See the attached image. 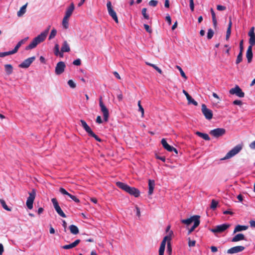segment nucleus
Returning <instances> with one entry per match:
<instances>
[{"instance_id":"obj_36","label":"nucleus","mask_w":255,"mask_h":255,"mask_svg":"<svg viewBox=\"0 0 255 255\" xmlns=\"http://www.w3.org/2000/svg\"><path fill=\"white\" fill-rule=\"evenodd\" d=\"M27 4L23 5L20 9V10L17 12V16L20 17L25 12H26V7Z\"/></svg>"},{"instance_id":"obj_59","label":"nucleus","mask_w":255,"mask_h":255,"mask_svg":"<svg viewBox=\"0 0 255 255\" xmlns=\"http://www.w3.org/2000/svg\"><path fill=\"white\" fill-rule=\"evenodd\" d=\"M233 104L235 105L241 106L243 104L241 100H236L233 102Z\"/></svg>"},{"instance_id":"obj_50","label":"nucleus","mask_w":255,"mask_h":255,"mask_svg":"<svg viewBox=\"0 0 255 255\" xmlns=\"http://www.w3.org/2000/svg\"><path fill=\"white\" fill-rule=\"evenodd\" d=\"M167 253H168L169 255H170L172 253V247L170 242H168L167 243Z\"/></svg>"},{"instance_id":"obj_46","label":"nucleus","mask_w":255,"mask_h":255,"mask_svg":"<svg viewBox=\"0 0 255 255\" xmlns=\"http://www.w3.org/2000/svg\"><path fill=\"white\" fill-rule=\"evenodd\" d=\"M218 202L217 201H216V200H215L214 199L212 200V202H211L210 208L213 210L215 209L218 205Z\"/></svg>"},{"instance_id":"obj_40","label":"nucleus","mask_w":255,"mask_h":255,"mask_svg":"<svg viewBox=\"0 0 255 255\" xmlns=\"http://www.w3.org/2000/svg\"><path fill=\"white\" fill-rule=\"evenodd\" d=\"M249 44L250 45L249 46H251V47H253V46L255 45V35L250 36L249 39Z\"/></svg>"},{"instance_id":"obj_43","label":"nucleus","mask_w":255,"mask_h":255,"mask_svg":"<svg viewBox=\"0 0 255 255\" xmlns=\"http://www.w3.org/2000/svg\"><path fill=\"white\" fill-rule=\"evenodd\" d=\"M0 203L2 207L6 211H10L11 208H9L6 204L5 202L3 200H0Z\"/></svg>"},{"instance_id":"obj_35","label":"nucleus","mask_w":255,"mask_h":255,"mask_svg":"<svg viewBox=\"0 0 255 255\" xmlns=\"http://www.w3.org/2000/svg\"><path fill=\"white\" fill-rule=\"evenodd\" d=\"M200 224V220H196L193 226L189 230L188 234H191Z\"/></svg>"},{"instance_id":"obj_26","label":"nucleus","mask_w":255,"mask_h":255,"mask_svg":"<svg viewBox=\"0 0 255 255\" xmlns=\"http://www.w3.org/2000/svg\"><path fill=\"white\" fill-rule=\"evenodd\" d=\"M242 240H246L245 237L243 234H238L232 239V242H237Z\"/></svg>"},{"instance_id":"obj_54","label":"nucleus","mask_w":255,"mask_h":255,"mask_svg":"<svg viewBox=\"0 0 255 255\" xmlns=\"http://www.w3.org/2000/svg\"><path fill=\"white\" fill-rule=\"evenodd\" d=\"M138 106L139 107V111H140L141 113L142 116H143L144 114V109L140 104V101H139L138 102Z\"/></svg>"},{"instance_id":"obj_12","label":"nucleus","mask_w":255,"mask_h":255,"mask_svg":"<svg viewBox=\"0 0 255 255\" xmlns=\"http://www.w3.org/2000/svg\"><path fill=\"white\" fill-rule=\"evenodd\" d=\"M51 202L53 205L54 208L58 214L62 217L66 218L65 214L63 212L61 208L59 206L58 203L56 198H52Z\"/></svg>"},{"instance_id":"obj_2","label":"nucleus","mask_w":255,"mask_h":255,"mask_svg":"<svg viewBox=\"0 0 255 255\" xmlns=\"http://www.w3.org/2000/svg\"><path fill=\"white\" fill-rule=\"evenodd\" d=\"M117 186L120 189L124 190L131 195L135 197H138L140 195V192L138 189L135 187H130L128 184L121 182H117Z\"/></svg>"},{"instance_id":"obj_48","label":"nucleus","mask_w":255,"mask_h":255,"mask_svg":"<svg viewBox=\"0 0 255 255\" xmlns=\"http://www.w3.org/2000/svg\"><path fill=\"white\" fill-rule=\"evenodd\" d=\"M13 54L11 51H9L4 52H0V57H4L6 56Z\"/></svg>"},{"instance_id":"obj_32","label":"nucleus","mask_w":255,"mask_h":255,"mask_svg":"<svg viewBox=\"0 0 255 255\" xmlns=\"http://www.w3.org/2000/svg\"><path fill=\"white\" fill-rule=\"evenodd\" d=\"M54 54L56 56H59L60 57H63V54L62 53V52L59 51V46L58 44H56L54 46Z\"/></svg>"},{"instance_id":"obj_27","label":"nucleus","mask_w":255,"mask_h":255,"mask_svg":"<svg viewBox=\"0 0 255 255\" xmlns=\"http://www.w3.org/2000/svg\"><path fill=\"white\" fill-rule=\"evenodd\" d=\"M70 51V48L69 44L66 41H64L61 47V51L63 54L64 52H68Z\"/></svg>"},{"instance_id":"obj_19","label":"nucleus","mask_w":255,"mask_h":255,"mask_svg":"<svg viewBox=\"0 0 255 255\" xmlns=\"http://www.w3.org/2000/svg\"><path fill=\"white\" fill-rule=\"evenodd\" d=\"M200 216L198 215H194L191 217L190 218H188L187 219H182L181 220V222L184 224L186 225H190L192 222L195 223L196 220H199Z\"/></svg>"},{"instance_id":"obj_7","label":"nucleus","mask_w":255,"mask_h":255,"mask_svg":"<svg viewBox=\"0 0 255 255\" xmlns=\"http://www.w3.org/2000/svg\"><path fill=\"white\" fill-rule=\"evenodd\" d=\"M36 196V191L33 189L31 192L29 193V197L27 199L26 206L29 209L33 208V203Z\"/></svg>"},{"instance_id":"obj_52","label":"nucleus","mask_w":255,"mask_h":255,"mask_svg":"<svg viewBox=\"0 0 255 255\" xmlns=\"http://www.w3.org/2000/svg\"><path fill=\"white\" fill-rule=\"evenodd\" d=\"M74 248L73 243H71L69 245H66L62 247V248L65 250H69L72 248Z\"/></svg>"},{"instance_id":"obj_24","label":"nucleus","mask_w":255,"mask_h":255,"mask_svg":"<svg viewBox=\"0 0 255 255\" xmlns=\"http://www.w3.org/2000/svg\"><path fill=\"white\" fill-rule=\"evenodd\" d=\"M75 6L73 2H72L70 5L67 8L65 16L70 17L72 15L73 10H74Z\"/></svg>"},{"instance_id":"obj_4","label":"nucleus","mask_w":255,"mask_h":255,"mask_svg":"<svg viewBox=\"0 0 255 255\" xmlns=\"http://www.w3.org/2000/svg\"><path fill=\"white\" fill-rule=\"evenodd\" d=\"M80 122L81 123V126L88 133L89 136L94 137L98 141H101V139L92 130L90 127L87 125L84 120H81Z\"/></svg>"},{"instance_id":"obj_16","label":"nucleus","mask_w":255,"mask_h":255,"mask_svg":"<svg viewBox=\"0 0 255 255\" xmlns=\"http://www.w3.org/2000/svg\"><path fill=\"white\" fill-rule=\"evenodd\" d=\"M201 110L203 114L204 115L206 119L209 120L212 119L213 117L212 111L208 109L205 104H202Z\"/></svg>"},{"instance_id":"obj_13","label":"nucleus","mask_w":255,"mask_h":255,"mask_svg":"<svg viewBox=\"0 0 255 255\" xmlns=\"http://www.w3.org/2000/svg\"><path fill=\"white\" fill-rule=\"evenodd\" d=\"M225 133L226 130L223 128H217L210 131V134L216 138L223 136Z\"/></svg>"},{"instance_id":"obj_20","label":"nucleus","mask_w":255,"mask_h":255,"mask_svg":"<svg viewBox=\"0 0 255 255\" xmlns=\"http://www.w3.org/2000/svg\"><path fill=\"white\" fill-rule=\"evenodd\" d=\"M245 248L244 246H239L232 247L227 251V253L229 254H236L243 251Z\"/></svg>"},{"instance_id":"obj_41","label":"nucleus","mask_w":255,"mask_h":255,"mask_svg":"<svg viewBox=\"0 0 255 255\" xmlns=\"http://www.w3.org/2000/svg\"><path fill=\"white\" fill-rule=\"evenodd\" d=\"M243 60V52H240L236 61V64H238L242 62Z\"/></svg>"},{"instance_id":"obj_30","label":"nucleus","mask_w":255,"mask_h":255,"mask_svg":"<svg viewBox=\"0 0 255 255\" xmlns=\"http://www.w3.org/2000/svg\"><path fill=\"white\" fill-rule=\"evenodd\" d=\"M195 133L198 136L202 138L203 139H204L206 140H210V138L209 136L207 133H202L200 131H196Z\"/></svg>"},{"instance_id":"obj_22","label":"nucleus","mask_w":255,"mask_h":255,"mask_svg":"<svg viewBox=\"0 0 255 255\" xmlns=\"http://www.w3.org/2000/svg\"><path fill=\"white\" fill-rule=\"evenodd\" d=\"M253 47H251V46H249L246 52V57L248 60V62L249 63H251L252 61L253 54L252 51Z\"/></svg>"},{"instance_id":"obj_51","label":"nucleus","mask_w":255,"mask_h":255,"mask_svg":"<svg viewBox=\"0 0 255 255\" xmlns=\"http://www.w3.org/2000/svg\"><path fill=\"white\" fill-rule=\"evenodd\" d=\"M158 3V1L156 0H151L149 1L148 4L151 6H156Z\"/></svg>"},{"instance_id":"obj_6","label":"nucleus","mask_w":255,"mask_h":255,"mask_svg":"<svg viewBox=\"0 0 255 255\" xmlns=\"http://www.w3.org/2000/svg\"><path fill=\"white\" fill-rule=\"evenodd\" d=\"M80 122L81 123V126L88 133L89 136L94 137L98 141H101V139L92 130L90 127L87 125L84 120H81Z\"/></svg>"},{"instance_id":"obj_39","label":"nucleus","mask_w":255,"mask_h":255,"mask_svg":"<svg viewBox=\"0 0 255 255\" xmlns=\"http://www.w3.org/2000/svg\"><path fill=\"white\" fill-rule=\"evenodd\" d=\"M173 234L172 231L170 232L169 235L166 236L163 239L161 242L166 244V242H170L171 240V234Z\"/></svg>"},{"instance_id":"obj_17","label":"nucleus","mask_w":255,"mask_h":255,"mask_svg":"<svg viewBox=\"0 0 255 255\" xmlns=\"http://www.w3.org/2000/svg\"><path fill=\"white\" fill-rule=\"evenodd\" d=\"M161 143L163 146V147L166 149L167 151L172 152L174 151L176 154H178L177 150L174 148L173 146L170 145L168 144L166 140L164 138H162L161 141Z\"/></svg>"},{"instance_id":"obj_34","label":"nucleus","mask_w":255,"mask_h":255,"mask_svg":"<svg viewBox=\"0 0 255 255\" xmlns=\"http://www.w3.org/2000/svg\"><path fill=\"white\" fill-rule=\"evenodd\" d=\"M211 15H212V21H213L214 27L215 28H216L217 25V19L216 17L215 13L212 8H211Z\"/></svg>"},{"instance_id":"obj_21","label":"nucleus","mask_w":255,"mask_h":255,"mask_svg":"<svg viewBox=\"0 0 255 255\" xmlns=\"http://www.w3.org/2000/svg\"><path fill=\"white\" fill-rule=\"evenodd\" d=\"M59 192L64 195H67L76 203H78L80 202V200L78 198H77L76 196L69 193L64 188L62 187L60 188Z\"/></svg>"},{"instance_id":"obj_18","label":"nucleus","mask_w":255,"mask_h":255,"mask_svg":"<svg viewBox=\"0 0 255 255\" xmlns=\"http://www.w3.org/2000/svg\"><path fill=\"white\" fill-rule=\"evenodd\" d=\"M35 59V56L29 57L24 60L19 65V67L22 68H27L29 67L31 64Z\"/></svg>"},{"instance_id":"obj_58","label":"nucleus","mask_w":255,"mask_h":255,"mask_svg":"<svg viewBox=\"0 0 255 255\" xmlns=\"http://www.w3.org/2000/svg\"><path fill=\"white\" fill-rule=\"evenodd\" d=\"M73 64L74 65H76V66H79L81 65V60L80 59H77L76 60H75L73 62Z\"/></svg>"},{"instance_id":"obj_42","label":"nucleus","mask_w":255,"mask_h":255,"mask_svg":"<svg viewBox=\"0 0 255 255\" xmlns=\"http://www.w3.org/2000/svg\"><path fill=\"white\" fill-rule=\"evenodd\" d=\"M147 9L146 8H143L141 10V13L143 17L146 19H149V16L148 14L146 13Z\"/></svg>"},{"instance_id":"obj_60","label":"nucleus","mask_w":255,"mask_h":255,"mask_svg":"<svg viewBox=\"0 0 255 255\" xmlns=\"http://www.w3.org/2000/svg\"><path fill=\"white\" fill-rule=\"evenodd\" d=\"M196 241H191L189 239L188 241V246L190 247H194L195 246Z\"/></svg>"},{"instance_id":"obj_3","label":"nucleus","mask_w":255,"mask_h":255,"mask_svg":"<svg viewBox=\"0 0 255 255\" xmlns=\"http://www.w3.org/2000/svg\"><path fill=\"white\" fill-rule=\"evenodd\" d=\"M80 122L81 123V126L88 133L89 136L94 137L98 141H101V139L92 130L90 127L87 125L84 120H81Z\"/></svg>"},{"instance_id":"obj_44","label":"nucleus","mask_w":255,"mask_h":255,"mask_svg":"<svg viewBox=\"0 0 255 255\" xmlns=\"http://www.w3.org/2000/svg\"><path fill=\"white\" fill-rule=\"evenodd\" d=\"M176 67L179 71L181 76L183 78H184L186 80L187 79V77L186 76V75H185V73L184 72V71H183V70L182 69V68L179 66H178V65H177L176 66Z\"/></svg>"},{"instance_id":"obj_23","label":"nucleus","mask_w":255,"mask_h":255,"mask_svg":"<svg viewBox=\"0 0 255 255\" xmlns=\"http://www.w3.org/2000/svg\"><path fill=\"white\" fill-rule=\"evenodd\" d=\"M183 93L186 96L189 104H192L195 106H197L198 103L195 101L185 90H183Z\"/></svg>"},{"instance_id":"obj_25","label":"nucleus","mask_w":255,"mask_h":255,"mask_svg":"<svg viewBox=\"0 0 255 255\" xmlns=\"http://www.w3.org/2000/svg\"><path fill=\"white\" fill-rule=\"evenodd\" d=\"M155 186V181L154 180H148V195H151L153 192Z\"/></svg>"},{"instance_id":"obj_10","label":"nucleus","mask_w":255,"mask_h":255,"mask_svg":"<svg viewBox=\"0 0 255 255\" xmlns=\"http://www.w3.org/2000/svg\"><path fill=\"white\" fill-rule=\"evenodd\" d=\"M230 226V224H223L222 225H218L211 230V231L214 233H220L225 231L228 229Z\"/></svg>"},{"instance_id":"obj_62","label":"nucleus","mask_w":255,"mask_h":255,"mask_svg":"<svg viewBox=\"0 0 255 255\" xmlns=\"http://www.w3.org/2000/svg\"><path fill=\"white\" fill-rule=\"evenodd\" d=\"M152 67L155 70H156L159 73H160L161 74L162 73V70L160 68H159L157 66H156L155 64H154V65H152Z\"/></svg>"},{"instance_id":"obj_37","label":"nucleus","mask_w":255,"mask_h":255,"mask_svg":"<svg viewBox=\"0 0 255 255\" xmlns=\"http://www.w3.org/2000/svg\"><path fill=\"white\" fill-rule=\"evenodd\" d=\"M69 17L65 16L64 17L63 20H62V25L63 27L65 29H67L69 26V23H68V19Z\"/></svg>"},{"instance_id":"obj_45","label":"nucleus","mask_w":255,"mask_h":255,"mask_svg":"<svg viewBox=\"0 0 255 255\" xmlns=\"http://www.w3.org/2000/svg\"><path fill=\"white\" fill-rule=\"evenodd\" d=\"M56 33H57V30L54 28L50 32V34L49 35L48 39L49 40H50V39L54 38L55 37V36H56Z\"/></svg>"},{"instance_id":"obj_49","label":"nucleus","mask_w":255,"mask_h":255,"mask_svg":"<svg viewBox=\"0 0 255 255\" xmlns=\"http://www.w3.org/2000/svg\"><path fill=\"white\" fill-rule=\"evenodd\" d=\"M68 85L71 88H75L76 86V84L74 83V82L72 80H69L67 82Z\"/></svg>"},{"instance_id":"obj_33","label":"nucleus","mask_w":255,"mask_h":255,"mask_svg":"<svg viewBox=\"0 0 255 255\" xmlns=\"http://www.w3.org/2000/svg\"><path fill=\"white\" fill-rule=\"evenodd\" d=\"M4 69L7 75H10L13 72V67L11 64H5L4 65Z\"/></svg>"},{"instance_id":"obj_64","label":"nucleus","mask_w":255,"mask_h":255,"mask_svg":"<svg viewBox=\"0 0 255 255\" xmlns=\"http://www.w3.org/2000/svg\"><path fill=\"white\" fill-rule=\"evenodd\" d=\"M249 146L251 149H255V140L252 142L250 145Z\"/></svg>"},{"instance_id":"obj_63","label":"nucleus","mask_w":255,"mask_h":255,"mask_svg":"<svg viewBox=\"0 0 255 255\" xmlns=\"http://www.w3.org/2000/svg\"><path fill=\"white\" fill-rule=\"evenodd\" d=\"M243 50H244L243 40H242L240 42V52H243Z\"/></svg>"},{"instance_id":"obj_57","label":"nucleus","mask_w":255,"mask_h":255,"mask_svg":"<svg viewBox=\"0 0 255 255\" xmlns=\"http://www.w3.org/2000/svg\"><path fill=\"white\" fill-rule=\"evenodd\" d=\"M255 28L254 27H252L251 29L250 30L248 35L249 36H255V32H254Z\"/></svg>"},{"instance_id":"obj_47","label":"nucleus","mask_w":255,"mask_h":255,"mask_svg":"<svg viewBox=\"0 0 255 255\" xmlns=\"http://www.w3.org/2000/svg\"><path fill=\"white\" fill-rule=\"evenodd\" d=\"M213 35H214L213 30L211 28L209 29L208 30V32H207V38L208 39H211L213 37Z\"/></svg>"},{"instance_id":"obj_5","label":"nucleus","mask_w":255,"mask_h":255,"mask_svg":"<svg viewBox=\"0 0 255 255\" xmlns=\"http://www.w3.org/2000/svg\"><path fill=\"white\" fill-rule=\"evenodd\" d=\"M80 122L81 123V126L88 133L89 136L94 137L98 141H101V139L92 130L90 127L87 125L84 120H81Z\"/></svg>"},{"instance_id":"obj_15","label":"nucleus","mask_w":255,"mask_h":255,"mask_svg":"<svg viewBox=\"0 0 255 255\" xmlns=\"http://www.w3.org/2000/svg\"><path fill=\"white\" fill-rule=\"evenodd\" d=\"M66 68V65L63 61H60L57 63L55 67V73L56 75H59L62 74Z\"/></svg>"},{"instance_id":"obj_14","label":"nucleus","mask_w":255,"mask_h":255,"mask_svg":"<svg viewBox=\"0 0 255 255\" xmlns=\"http://www.w3.org/2000/svg\"><path fill=\"white\" fill-rule=\"evenodd\" d=\"M107 9L109 15L113 18L116 23H118V18L117 13L113 9L111 2L109 1L107 4Z\"/></svg>"},{"instance_id":"obj_9","label":"nucleus","mask_w":255,"mask_h":255,"mask_svg":"<svg viewBox=\"0 0 255 255\" xmlns=\"http://www.w3.org/2000/svg\"><path fill=\"white\" fill-rule=\"evenodd\" d=\"M242 149V146L238 144L232 148L229 152H228L226 155L224 159H229L234 156L237 153H238Z\"/></svg>"},{"instance_id":"obj_29","label":"nucleus","mask_w":255,"mask_h":255,"mask_svg":"<svg viewBox=\"0 0 255 255\" xmlns=\"http://www.w3.org/2000/svg\"><path fill=\"white\" fill-rule=\"evenodd\" d=\"M248 228V227L247 226H242L238 225L236 226L234 231V234L238 232H241L242 231L246 230Z\"/></svg>"},{"instance_id":"obj_53","label":"nucleus","mask_w":255,"mask_h":255,"mask_svg":"<svg viewBox=\"0 0 255 255\" xmlns=\"http://www.w3.org/2000/svg\"><path fill=\"white\" fill-rule=\"evenodd\" d=\"M144 26V28L145 29L146 31L149 33H151L152 32V29L151 28L149 27V26L146 24H144L143 25Z\"/></svg>"},{"instance_id":"obj_11","label":"nucleus","mask_w":255,"mask_h":255,"mask_svg":"<svg viewBox=\"0 0 255 255\" xmlns=\"http://www.w3.org/2000/svg\"><path fill=\"white\" fill-rule=\"evenodd\" d=\"M229 93L231 95H235L240 98H243L245 96V93L238 85H236L234 88L231 89L229 91Z\"/></svg>"},{"instance_id":"obj_61","label":"nucleus","mask_w":255,"mask_h":255,"mask_svg":"<svg viewBox=\"0 0 255 255\" xmlns=\"http://www.w3.org/2000/svg\"><path fill=\"white\" fill-rule=\"evenodd\" d=\"M217 9L218 10L222 11V10H225L226 9V6H223V5H218L217 6Z\"/></svg>"},{"instance_id":"obj_1","label":"nucleus","mask_w":255,"mask_h":255,"mask_svg":"<svg viewBox=\"0 0 255 255\" xmlns=\"http://www.w3.org/2000/svg\"><path fill=\"white\" fill-rule=\"evenodd\" d=\"M50 26H49L44 31L37 36L35 37L31 43L26 47V50L31 49L35 48L38 44L44 41L49 32Z\"/></svg>"},{"instance_id":"obj_56","label":"nucleus","mask_w":255,"mask_h":255,"mask_svg":"<svg viewBox=\"0 0 255 255\" xmlns=\"http://www.w3.org/2000/svg\"><path fill=\"white\" fill-rule=\"evenodd\" d=\"M28 37H26V38H24V39H23L21 40L20 41H19L17 43V44L19 46H20H20H21V45L22 44H23V43H24L26 42V41L28 39Z\"/></svg>"},{"instance_id":"obj_38","label":"nucleus","mask_w":255,"mask_h":255,"mask_svg":"<svg viewBox=\"0 0 255 255\" xmlns=\"http://www.w3.org/2000/svg\"><path fill=\"white\" fill-rule=\"evenodd\" d=\"M166 244L162 242L161 243L159 249V255H164L165 248Z\"/></svg>"},{"instance_id":"obj_28","label":"nucleus","mask_w":255,"mask_h":255,"mask_svg":"<svg viewBox=\"0 0 255 255\" xmlns=\"http://www.w3.org/2000/svg\"><path fill=\"white\" fill-rule=\"evenodd\" d=\"M232 24V21H231V18H230V20H229L228 27V28L227 30L226 35V39L227 40H228V39H229V37L231 35Z\"/></svg>"},{"instance_id":"obj_55","label":"nucleus","mask_w":255,"mask_h":255,"mask_svg":"<svg viewBox=\"0 0 255 255\" xmlns=\"http://www.w3.org/2000/svg\"><path fill=\"white\" fill-rule=\"evenodd\" d=\"M190 2V8L192 11H193L194 10V1L193 0H189Z\"/></svg>"},{"instance_id":"obj_31","label":"nucleus","mask_w":255,"mask_h":255,"mask_svg":"<svg viewBox=\"0 0 255 255\" xmlns=\"http://www.w3.org/2000/svg\"><path fill=\"white\" fill-rule=\"evenodd\" d=\"M69 229L71 233L73 235H77L79 233L78 227L74 225H71L69 226Z\"/></svg>"},{"instance_id":"obj_8","label":"nucleus","mask_w":255,"mask_h":255,"mask_svg":"<svg viewBox=\"0 0 255 255\" xmlns=\"http://www.w3.org/2000/svg\"><path fill=\"white\" fill-rule=\"evenodd\" d=\"M99 106L101 108V111L103 114L104 120L105 121L107 122L109 117V112L108 109L103 102L102 97H100L99 100Z\"/></svg>"}]
</instances>
